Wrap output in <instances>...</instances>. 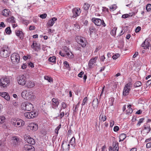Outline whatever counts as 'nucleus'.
<instances>
[{
    "label": "nucleus",
    "instance_id": "obj_1",
    "mask_svg": "<svg viewBox=\"0 0 151 151\" xmlns=\"http://www.w3.org/2000/svg\"><path fill=\"white\" fill-rule=\"evenodd\" d=\"M22 96L25 99L29 100H33L35 98L32 92L26 90L22 92Z\"/></svg>",
    "mask_w": 151,
    "mask_h": 151
},
{
    "label": "nucleus",
    "instance_id": "obj_2",
    "mask_svg": "<svg viewBox=\"0 0 151 151\" xmlns=\"http://www.w3.org/2000/svg\"><path fill=\"white\" fill-rule=\"evenodd\" d=\"M10 53V52L9 51L8 47L5 46L1 48L0 51V55L2 57L7 58L9 56Z\"/></svg>",
    "mask_w": 151,
    "mask_h": 151
},
{
    "label": "nucleus",
    "instance_id": "obj_3",
    "mask_svg": "<svg viewBox=\"0 0 151 151\" xmlns=\"http://www.w3.org/2000/svg\"><path fill=\"white\" fill-rule=\"evenodd\" d=\"M11 60L13 63L17 64L19 62L20 56L18 53H14L11 55Z\"/></svg>",
    "mask_w": 151,
    "mask_h": 151
},
{
    "label": "nucleus",
    "instance_id": "obj_4",
    "mask_svg": "<svg viewBox=\"0 0 151 151\" xmlns=\"http://www.w3.org/2000/svg\"><path fill=\"white\" fill-rule=\"evenodd\" d=\"M92 21L94 23V24L96 26H100L102 25L104 27L106 26V24L105 23L103 20H101L100 19L93 18L92 19Z\"/></svg>",
    "mask_w": 151,
    "mask_h": 151
},
{
    "label": "nucleus",
    "instance_id": "obj_5",
    "mask_svg": "<svg viewBox=\"0 0 151 151\" xmlns=\"http://www.w3.org/2000/svg\"><path fill=\"white\" fill-rule=\"evenodd\" d=\"M131 86L132 84L131 83H128L125 85L123 91V94L124 96H126L129 94Z\"/></svg>",
    "mask_w": 151,
    "mask_h": 151
},
{
    "label": "nucleus",
    "instance_id": "obj_6",
    "mask_svg": "<svg viewBox=\"0 0 151 151\" xmlns=\"http://www.w3.org/2000/svg\"><path fill=\"white\" fill-rule=\"evenodd\" d=\"M17 81L19 84L24 86L26 82V77L23 75H20L18 78Z\"/></svg>",
    "mask_w": 151,
    "mask_h": 151
},
{
    "label": "nucleus",
    "instance_id": "obj_7",
    "mask_svg": "<svg viewBox=\"0 0 151 151\" xmlns=\"http://www.w3.org/2000/svg\"><path fill=\"white\" fill-rule=\"evenodd\" d=\"M9 83V80L6 78H2L0 80V86L3 87H6Z\"/></svg>",
    "mask_w": 151,
    "mask_h": 151
},
{
    "label": "nucleus",
    "instance_id": "obj_8",
    "mask_svg": "<svg viewBox=\"0 0 151 151\" xmlns=\"http://www.w3.org/2000/svg\"><path fill=\"white\" fill-rule=\"evenodd\" d=\"M23 151H35L34 147L29 144L25 145L23 149Z\"/></svg>",
    "mask_w": 151,
    "mask_h": 151
},
{
    "label": "nucleus",
    "instance_id": "obj_9",
    "mask_svg": "<svg viewBox=\"0 0 151 151\" xmlns=\"http://www.w3.org/2000/svg\"><path fill=\"white\" fill-rule=\"evenodd\" d=\"M36 115V113L33 112H26L24 114V116L27 119L33 118Z\"/></svg>",
    "mask_w": 151,
    "mask_h": 151
},
{
    "label": "nucleus",
    "instance_id": "obj_10",
    "mask_svg": "<svg viewBox=\"0 0 151 151\" xmlns=\"http://www.w3.org/2000/svg\"><path fill=\"white\" fill-rule=\"evenodd\" d=\"M27 128L28 129H29V128H30V129L32 130L35 131L38 129V125L35 123H31L29 124Z\"/></svg>",
    "mask_w": 151,
    "mask_h": 151
},
{
    "label": "nucleus",
    "instance_id": "obj_11",
    "mask_svg": "<svg viewBox=\"0 0 151 151\" xmlns=\"http://www.w3.org/2000/svg\"><path fill=\"white\" fill-rule=\"evenodd\" d=\"M61 149L63 151H69L70 149V145L67 144V142H65L64 144V142H62Z\"/></svg>",
    "mask_w": 151,
    "mask_h": 151
},
{
    "label": "nucleus",
    "instance_id": "obj_12",
    "mask_svg": "<svg viewBox=\"0 0 151 151\" xmlns=\"http://www.w3.org/2000/svg\"><path fill=\"white\" fill-rule=\"evenodd\" d=\"M143 128L144 129L142 130V132H144V134H147L150 131L151 128L150 126L148 124L144 125Z\"/></svg>",
    "mask_w": 151,
    "mask_h": 151
},
{
    "label": "nucleus",
    "instance_id": "obj_13",
    "mask_svg": "<svg viewBox=\"0 0 151 151\" xmlns=\"http://www.w3.org/2000/svg\"><path fill=\"white\" fill-rule=\"evenodd\" d=\"M84 39V40H83L82 37H79V38L78 39L79 40L78 41V43L81 44L83 47H85L86 46V40L85 39Z\"/></svg>",
    "mask_w": 151,
    "mask_h": 151
},
{
    "label": "nucleus",
    "instance_id": "obj_14",
    "mask_svg": "<svg viewBox=\"0 0 151 151\" xmlns=\"http://www.w3.org/2000/svg\"><path fill=\"white\" fill-rule=\"evenodd\" d=\"M150 44L148 40L146 39L145 41L141 45V47H143L145 49H149V46Z\"/></svg>",
    "mask_w": 151,
    "mask_h": 151
},
{
    "label": "nucleus",
    "instance_id": "obj_15",
    "mask_svg": "<svg viewBox=\"0 0 151 151\" xmlns=\"http://www.w3.org/2000/svg\"><path fill=\"white\" fill-rule=\"evenodd\" d=\"M52 104L53 106L52 108L55 109V107H57L58 106L59 102L58 99L53 98L52 100Z\"/></svg>",
    "mask_w": 151,
    "mask_h": 151
},
{
    "label": "nucleus",
    "instance_id": "obj_16",
    "mask_svg": "<svg viewBox=\"0 0 151 151\" xmlns=\"http://www.w3.org/2000/svg\"><path fill=\"white\" fill-rule=\"evenodd\" d=\"M15 32L17 36H18L21 39H22L24 37V34L22 30H16Z\"/></svg>",
    "mask_w": 151,
    "mask_h": 151
},
{
    "label": "nucleus",
    "instance_id": "obj_17",
    "mask_svg": "<svg viewBox=\"0 0 151 151\" xmlns=\"http://www.w3.org/2000/svg\"><path fill=\"white\" fill-rule=\"evenodd\" d=\"M27 142L31 145H33L35 144V140L29 136H27L26 137Z\"/></svg>",
    "mask_w": 151,
    "mask_h": 151
},
{
    "label": "nucleus",
    "instance_id": "obj_18",
    "mask_svg": "<svg viewBox=\"0 0 151 151\" xmlns=\"http://www.w3.org/2000/svg\"><path fill=\"white\" fill-rule=\"evenodd\" d=\"M78 9L80 10V8H75L73 9L72 12L73 13V17H76L79 15L80 13H79Z\"/></svg>",
    "mask_w": 151,
    "mask_h": 151
},
{
    "label": "nucleus",
    "instance_id": "obj_19",
    "mask_svg": "<svg viewBox=\"0 0 151 151\" xmlns=\"http://www.w3.org/2000/svg\"><path fill=\"white\" fill-rule=\"evenodd\" d=\"M95 27H96V26L93 24H91L90 25L89 28L90 35H91L93 32H95L97 31V30Z\"/></svg>",
    "mask_w": 151,
    "mask_h": 151
},
{
    "label": "nucleus",
    "instance_id": "obj_20",
    "mask_svg": "<svg viewBox=\"0 0 151 151\" xmlns=\"http://www.w3.org/2000/svg\"><path fill=\"white\" fill-rule=\"evenodd\" d=\"M98 105L99 101L98 99L97 98L95 99L92 102V106L93 108L94 109L97 108L98 106Z\"/></svg>",
    "mask_w": 151,
    "mask_h": 151
},
{
    "label": "nucleus",
    "instance_id": "obj_21",
    "mask_svg": "<svg viewBox=\"0 0 151 151\" xmlns=\"http://www.w3.org/2000/svg\"><path fill=\"white\" fill-rule=\"evenodd\" d=\"M119 143L117 142H113V150L114 151H118L119 150Z\"/></svg>",
    "mask_w": 151,
    "mask_h": 151
},
{
    "label": "nucleus",
    "instance_id": "obj_22",
    "mask_svg": "<svg viewBox=\"0 0 151 151\" xmlns=\"http://www.w3.org/2000/svg\"><path fill=\"white\" fill-rule=\"evenodd\" d=\"M57 20V18L55 17L52 18L48 21L47 24L48 26L50 27L52 26L55 23L54 21H56Z\"/></svg>",
    "mask_w": 151,
    "mask_h": 151
},
{
    "label": "nucleus",
    "instance_id": "obj_23",
    "mask_svg": "<svg viewBox=\"0 0 151 151\" xmlns=\"http://www.w3.org/2000/svg\"><path fill=\"white\" fill-rule=\"evenodd\" d=\"M25 111H30L32 108V105L31 103L26 102Z\"/></svg>",
    "mask_w": 151,
    "mask_h": 151
},
{
    "label": "nucleus",
    "instance_id": "obj_24",
    "mask_svg": "<svg viewBox=\"0 0 151 151\" xmlns=\"http://www.w3.org/2000/svg\"><path fill=\"white\" fill-rule=\"evenodd\" d=\"M97 60V58L95 57L93 59H91L89 62L88 65L90 68L92 67V66L93 64L96 62V61Z\"/></svg>",
    "mask_w": 151,
    "mask_h": 151
},
{
    "label": "nucleus",
    "instance_id": "obj_25",
    "mask_svg": "<svg viewBox=\"0 0 151 151\" xmlns=\"http://www.w3.org/2000/svg\"><path fill=\"white\" fill-rule=\"evenodd\" d=\"M16 122H17V126H19V127L22 126L24 125V122L22 119H19Z\"/></svg>",
    "mask_w": 151,
    "mask_h": 151
},
{
    "label": "nucleus",
    "instance_id": "obj_26",
    "mask_svg": "<svg viewBox=\"0 0 151 151\" xmlns=\"http://www.w3.org/2000/svg\"><path fill=\"white\" fill-rule=\"evenodd\" d=\"M131 105H128L127 107L128 109L126 111V114H127L129 115L131 114L133 112V110L132 108H131Z\"/></svg>",
    "mask_w": 151,
    "mask_h": 151
},
{
    "label": "nucleus",
    "instance_id": "obj_27",
    "mask_svg": "<svg viewBox=\"0 0 151 151\" xmlns=\"http://www.w3.org/2000/svg\"><path fill=\"white\" fill-rule=\"evenodd\" d=\"M26 85L28 88H32L35 86V84L31 81H28L27 82Z\"/></svg>",
    "mask_w": 151,
    "mask_h": 151
},
{
    "label": "nucleus",
    "instance_id": "obj_28",
    "mask_svg": "<svg viewBox=\"0 0 151 151\" xmlns=\"http://www.w3.org/2000/svg\"><path fill=\"white\" fill-rule=\"evenodd\" d=\"M10 11L9 10L7 9L4 10L2 12L3 15L5 16H7L9 15Z\"/></svg>",
    "mask_w": 151,
    "mask_h": 151
},
{
    "label": "nucleus",
    "instance_id": "obj_29",
    "mask_svg": "<svg viewBox=\"0 0 151 151\" xmlns=\"http://www.w3.org/2000/svg\"><path fill=\"white\" fill-rule=\"evenodd\" d=\"M8 22H11L14 23L15 22V18L13 16L11 17L8 18L7 19Z\"/></svg>",
    "mask_w": 151,
    "mask_h": 151
},
{
    "label": "nucleus",
    "instance_id": "obj_30",
    "mask_svg": "<svg viewBox=\"0 0 151 151\" xmlns=\"http://www.w3.org/2000/svg\"><path fill=\"white\" fill-rule=\"evenodd\" d=\"M56 58L55 56H53L52 57H50L48 60L49 62L55 63L56 62Z\"/></svg>",
    "mask_w": 151,
    "mask_h": 151
},
{
    "label": "nucleus",
    "instance_id": "obj_31",
    "mask_svg": "<svg viewBox=\"0 0 151 151\" xmlns=\"http://www.w3.org/2000/svg\"><path fill=\"white\" fill-rule=\"evenodd\" d=\"M126 135L125 134H121L120 136V138H119L120 140H119V142H120L121 141H123L126 138Z\"/></svg>",
    "mask_w": 151,
    "mask_h": 151
},
{
    "label": "nucleus",
    "instance_id": "obj_32",
    "mask_svg": "<svg viewBox=\"0 0 151 151\" xmlns=\"http://www.w3.org/2000/svg\"><path fill=\"white\" fill-rule=\"evenodd\" d=\"M90 5L88 4L85 3L83 6V8L85 10H88L89 9Z\"/></svg>",
    "mask_w": 151,
    "mask_h": 151
},
{
    "label": "nucleus",
    "instance_id": "obj_33",
    "mask_svg": "<svg viewBox=\"0 0 151 151\" xmlns=\"http://www.w3.org/2000/svg\"><path fill=\"white\" fill-rule=\"evenodd\" d=\"M26 102H25L22 103L21 105V108L23 110L25 111L26 107Z\"/></svg>",
    "mask_w": 151,
    "mask_h": 151
},
{
    "label": "nucleus",
    "instance_id": "obj_34",
    "mask_svg": "<svg viewBox=\"0 0 151 151\" xmlns=\"http://www.w3.org/2000/svg\"><path fill=\"white\" fill-rule=\"evenodd\" d=\"M142 85V83L140 81H137L134 84L135 87H137L140 86Z\"/></svg>",
    "mask_w": 151,
    "mask_h": 151
},
{
    "label": "nucleus",
    "instance_id": "obj_35",
    "mask_svg": "<svg viewBox=\"0 0 151 151\" xmlns=\"http://www.w3.org/2000/svg\"><path fill=\"white\" fill-rule=\"evenodd\" d=\"M5 32L7 34H10L11 32V31L10 27H8L5 29Z\"/></svg>",
    "mask_w": 151,
    "mask_h": 151
},
{
    "label": "nucleus",
    "instance_id": "obj_36",
    "mask_svg": "<svg viewBox=\"0 0 151 151\" xmlns=\"http://www.w3.org/2000/svg\"><path fill=\"white\" fill-rule=\"evenodd\" d=\"M146 9L148 11H150L151 10V4H147L146 6Z\"/></svg>",
    "mask_w": 151,
    "mask_h": 151
},
{
    "label": "nucleus",
    "instance_id": "obj_37",
    "mask_svg": "<svg viewBox=\"0 0 151 151\" xmlns=\"http://www.w3.org/2000/svg\"><path fill=\"white\" fill-rule=\"evenodd\" d=\"M44 78L45 80L48 81L49 82H50L52 81V80L51 78L50 77L47 76H45L44 77Z\"/></svg>",
    "mask_w": 151,
    "mask_h": 151
},
{
    "label": "nucleus",
    "instance_id": "obj_38",
    "mask_svg": "<svg viewBox=\"0 0 151 151\" xmlns=\"http://www.w3.org/2000/svg\"><path fill=\"white\" fill-rule=\"evenodd\" d=\"M75 141V137H73L70 140V143L71 144V145H73Z\"/></svg>",
    "mask_w": 151,
    "mask_h": 151
},
{
    "label": "nucleus",
    "instance_id": "obj_39",
    "mask_svg": "<svg viewBox=\"0 0 151 151\" xmlns=\"http://www.w3.org/2000/svg\"><path fill=\"white\" fill-rule=\"evenodd\" d=\"M116 8V6L115 4L111 6L110 7V9L112 11L115 10Z\"/></svg>",
    "mask_w": 151,
    "mask_h": 151
},
{
    "label": "nucleus",
    "instance_id": "obj_40",
    "mask_svg": "<svg viewBox=\"0 0 151 151\" xmlns=\"http://www.w3.org/2000/svg\"><path fill=\"white\" fill-rule=\"evenodd\" d=\"M119 56L120 55L119 54L117 53L114 55L112 56V58H113V59L116 60L117 58L119 57Z\"/></svg>",
    "mask_w": 151,
    "mask_h": 151
},
{
    "label": "nucleus",
    "instance_id": "obj_41",
    "mask_svg": "<svg viewBox=\"0 0 151 151\" xmlns=\"http://www.w3.org/2000/svg\"><path fill=\"white\" fill-rule=\"evenodd\" d=\"M79 106V104L78 103L75 106V109L73 110V113L74 114V113L76 112L78 110V108Z\"/></svg>",
    "mask_w": 151,
    "mask_h": 151
},
{
    "label": "nucleus",
    "instance_id": "obj_42",
    "mask_svg": "<svg viewBox=\"0 0 151 151\" xmlns=\"http://www.w3.org/2000/svg\"><path fill=\"white\" fill-rule=\"evenodd\" d=\"M61 127V124H60L59 125V126L58 127H57V128L55 129V133L57 134H58V131L59 130V129H60V128Z\"/></svg>",
    "mask_w": 151,
    "mask_h": 151
},
{
    "label": "nucleus",
    "instance_id": "obj_43",
    "mask_svg": "<svg viewBox=\"0 0 151 151\" xmlns=\"http://www.w3.org/2000/svg\"><path fill=\"white\" fill-rule=\"evenodd\" d=\"M144 120V118H141L140 119L138 123L137 124V125L138 126H139L143 122V120Z\"/></svg>",
    "mask_w": 151,
    "mask_h": 151
},
{
    "label": "nucleus",
    "instance_id": "obj_44",
    "mask_svg": "<svg viewBox=\"0 0 151 151\" xmlns=\"http://www.w3.org/2000/svg\"><path fill=\"white\" fill-rule=\"evenodd\" d=\"M75 48L77 50H79L81 51V48L79 45L78 44L77 45H76Z\"/></svg>",
    "mask_w": 151,
    "mask_h": 151
},
{
    "label": "nucleus",
    "instance_id": "obj_45",
    "mask_svg": "<svg viewBox=\"0 0 151 151\" xmlns=\"http://www.w3.org/2000/svg\"><path fill=\"white\" fill-rule=\"evenodd\" d=\"M130 15L129 14H123L122 16V18H124V19L127 18L129 17H130Z\"/></svg>",
    "mask_w": 151,
    "mask_h": 151
},
{
    "label": "nucleus",
    "instance_id": "obj_46",
    "mask_svg": "<svg viewBox=\"0 0 151 151\" xmlns=\"http://www.w3.org/2000/svg\"><path fill=\"white\" fill-rule=\"evenodd\" d=\"M74 29L75 30H77L80 28L79 26L77 24H74Z\"/></svg>",
    "mask_w": 151,
    "mask_h": 151
},
{
    "label": "nucleus",
    "instance_id": "obj_47",
    "mask_svg": "<svg viewBox=\"0 0 151 151\" xmlns=\"http://www.w3.org/2000/svg\"><path fill=\"white\" fill-rule=\"evenodd\" d=\"M4 99L7 101H8L10 99V97L7 93Z\"/></svg>",
    "mask_w": 151,
    "mask_h": 151
},
{
    "label": "nucleus",
    "instance_id": "obj_48",
    "mask_svg": "<svg viewBox=\"0 0 151 151\" xmlns=\"http://www.w3.org/2000/svg\"><path fill=\"white\" fill-rule=\"evenodd\" d=\"M47 16V14H41L40 17V18L42 19H44Z\"/></svg>",
    "mask_w": 151,
    "mask_h": 151
},
{
    "label": "nucleus",
    "instance_id": "obj_49",
    "mask_svg": "<svg viewBox=\"0 0 151 151\" xmlns=\"http://www.w3.org/2000/svg\"><path fill=\"white\" fill-rule=\"evenodd\" d=\"M64 64L65 66L67 68L69 67V64L68 62L67 61H65L64 62Z\"/></svg>",
    "mask_w": 151,
    "mask_h": 151
},
{
    "label": "nucleus",
    "instance_id": "obj_50",
    "mask_svg": "<svg viewBox=\"0 0 151 151\" xmlns=\"http://www.w3.org/2000/svg\"><path fill=\"white\" fill-rule=\"evenodd\" d=\"M141 27H137L135 29V32L137 33L139 32L140 30H141Z\"/></svg>",
    "mask_w": 151,
    "mask_h": 151
},
{
    "label": "nucleus",
    "instance_id": "obj_51",
    "mask_svg": "<svg viewBox=\"0 0 151 151\" xmlns=\"http://www.w3.org/2000/svg\"><path fill=\"white\" fill-rule=\"evenodd\" d=\"M35 29V27L34 26L31 25L30 26L29 28V29L30 30Z\"/></svg>",
    "mask_w": 151,
    "mask_h": 151
},
{
    "label": "nucleus",
    "instance_id": "obj_52",
    "mask_svg": "<svg viewBox=\"0 0 151 151\" xmlns=\"http://www.w3.org/2000/svg\"><path fill=\"white\" fill-rule=\"evenodd\" d=\"M119 129V127L117 126H115L114 127V130L115 132H116L118 131Z\"/></svg>",
    "mask_w": 151,
    "mask_h": 151
},
{
    "label": "nucleus",
    "instance_id": "obj_53",
    "mask_svg": "<svg viewBox=\"0 0 151 151\" xmlns=\"http://www.w3.org/2000/svg\"><path fill=\"white\" fill-rule=\"evenodd\" d=\"M62 107L64 109H65L67 107L66 104L64 102H63L62 103Z\"/></svg>",
    "mask_w": 151,
    "mask_h": 151
},
{
    "label": "nucleus",
    "instance_id": "obj_54",
    "mask_svg": "<svg viewBox=\"0 0 151 151\" xmlns=\"http://www.w3.org/2000/svg\"><path fill=\"white\" fill-rule=\"evenodd\" d=\"M84 73L83 71L81 72L78 74V76L79 77L81 78L83 77V75Z\"/></svg>",
    "mask_w": 151,
    "mask_h": 151
},
{
    "label": "nucleus",
    "instance_id": "obj_55",
    "mask_svg": "<svg viewBox=\"0 0 151 151\" xmlns=\"http://www.w3.org/2000/svg\"><path fill=\"white\" fill-rule=\"evenodd\" d=\"M27 65L26 63L23 64L22 66V69H24L26 68Z\"/></svg>",
    "mask_w": 151,
    "mask_h": 151
},
{
    "label": "nucleus",
    "instance_id": "obj_56",
    "mask_svg": "<svg viewBox=\"0 0 151 151\" xmlns=\"http://www.w3.org/2000/svg\"><path fill=\"white\" fill-rule=\"evenodd\" d=\"M101 119L103 121H105L106 119V116H104L102 115L101 117Z\"/></svg>",
    "mask_w": 151,
    "mask_h": 151
},
{
    "label": "nucleus",
    "instance_id": "obj_57",
    "mask_svg": "<svg viewBox=\"0 0 151 151\" xmlns=\"http://www.w3.org/2000/svg\"><path fill=\"white\" fill-rule=\"evenodd\" d=\"M87 99V97H85L84 99L83 100V103L82 104L83 105H84L85 103L86 102Z\"/></svg>",
    "mask_w": 151,
    "mask_h": 151
},
{
    "label": "nucleus",
    "instance_id": "obj_58",
    "mask_svg": "<svg viewBox=\"0 0 151 151\" xmlns=\"http://www.w3.org/2000/svg\"><path fill=\"white\" fill-rule=\"evenodd\" d=\"M146 147L147 148H149L151 147V143L149 142L147 144Z\"/></svg>",
    "mask_w": 151,
    "mask_h": 151
},
{
    "label": "nucleus",
    "instance_id": "obj_59",
    "mask_svg": "<svg viewBox=\"0 0 151 151\" xmlns=\"http://www.w3.org/2000/svg\"><path fill=\"white\" fill-rule=\"evenodd\" d=\"M5 27V25L4 24V23L3 22H1L0 24V27Z\"/></svg>",
    "mask_w": 151,
    "mask_h": 151
},
{
    "label": "nucleus",
    "instance_id": "obj_60",
    "mask_svg": "<svg viewBox=\"0 0 151 151\" xmlns=\"http://www.w3.org/2000/svg\"><path fill=\"white\" fill-rule=\"evenodd\" d=\"M138 55V52H135L134 54L133 55V58H134L136 57V56Z\"/></svg>",
    "mask_w": 151,
    "mask_h": 151
},
{
    "label": "nucleus",
    "instance_id": "obj_61",
    "mask_svg": "<svg viewBox=\"0 0 151 151\" xmlns=\"http://www.w3.org/2000/svg\"><path fill=\"white\" fill-rule=\"evenodd\" d=\"M105 59V58L104 55L101 56L100 58L101 60L102 61H104Z\"/></svg>",
    "mask_w": 151,
    "mask_h": 151
},
{
    "label": "nucleus",
    "instance_id": "obj_62",
    "mask_svg": "<svg viewBox=\"0 0 151 151\" xmlns=\"http://www.w3.org/2000/svg\"><path fill=\"white\" fill-rule=\"evenodd\" d=\"M28 65L30 67L32 68L34 67L33 64L31 62H30L28 64Z\"/></svg>",
    "mask_w": 151,
    "mask_h": 151
},
{
    "label": "nucleus",
    "instance_id": "obj_63",
    "mask_svg": "<svg viewBox=\"0 0 151 151\" xmlns=\"http://www.w3.org/2000/svg\"><path fill=\"white\" fill-rule=\"evenodd\" d=\"M114 121H112L110 122V127H112L114 125Z\"/></svg>",
    "mask_w": 151,
    "mask_h": 151
},
{
    "label": "nucleus",
    "instance_id": "obj_64",
    "mask_svg": "<svg viewBox=\"0 0 151 151\" xmlns=\"http://www.w3.org/2000/svg\"><path fill=\"white\" fill-rule=\"evenodd\" d=\"M64 115V112H62L60 113V118L61 119Z\"/></svg>",
    "mask_w": 151,
    "mask_h": 151
}]
</instances>
